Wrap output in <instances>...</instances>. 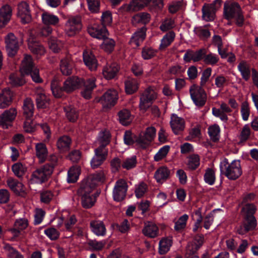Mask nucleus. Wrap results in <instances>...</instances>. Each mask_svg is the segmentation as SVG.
I'll use <instances>...</instances> for the list:
<instances>
[{"label": "nucleus", "mask_w": 258, "mask_h": 258, "mask_svg": "<svg viewBox=\"0 0 258 258\" xmlns=\"http://www.w3.org/2000/svg\"><path fill=\"white\" fill-rule=\"evenodd\" d=\"M103 41L101 44V47L103 49L107 52H111L114 49L115 42L112 38H109L107 36L102 39Z\"/></svg>", "instance_id": "obj_54"}, {"label": "nucleus", "mask_w": 258, "mask_h": 258, "mask_svg": "<svg viewBox=\"0 0 258 258\" xmlns=\"http://www.w3.org/2000/svg\"><path fill=\"white\" fill-rule=\"evenodd\" d=\"M88 32L92 37L101 39L108 36V32L105 27L97 24L90 25L88 27Z\"/></svg>", "instance_id": "obj_17"}, {"label": "nucleus", "mask_w": 258, "mask_h": 258, "mask_svg": "<svg viewBox=\"0 0 258 258\" xmlns=\"http://www.w3.org/2000/svg\"><path fill=\"white\" fill-rule=\"evenodd\" d=\"M220 127L217 124L212 125L208 128L209 135L213 141L216 142L219 140L220 137Z\"/></svg>", "instance_id": "obj_56"}, {"label": "nucleus", "mask_w": 258, "mask_h": 258, "mask_svg": "<svg viewBox=\"0 0 258 258\" xmlns=\"http://www.w3.org/2000/svg\"><path fill=\"white\" fill-rule=\"evenodd\" d=\"M157 97V94L153 89L149 87L145 90L140 97V109L146 111L150 107L152 101Z\"/></svg>", "instance_id": "obj_13"}, {"label": "nucleus", "mask_w": 258, "mask_h": 258, "mask_svg": "<svg viewBox=\"0 0 258 258\" xmlns=\"http://www.w3.org/2000/svg\"><path fill=\"white\" fill-rule=\"evenodd\" d=\"M20 71L23 75H30L33 81L36 83H40L42 80L39 76L38 69L33 65L30 55H25L22 62Z\"/></svg>", "instance_id": "obj_3"}, {"label": "nucleus", "mask_w": 258, "mask_h": 258, "mask_svg": "<svg viewBox=\"0 0 258 258\" xmlns=\"http://www.w3.org/2000/svg\"><path fill=\"white\" fill-rule=\"evenodd\" d=\"M151 19L150 15L147 13H140L134 17L132 19V22L133 25H137L138 24H146L149 23Z\"/></svg>", "instance_id": "obj_37"}, {"label": "nucleus", "mask_w": 258, "mask_h": 258, "mask_svg": "<svg viewBox=\"0 0 258 258\" xmlns=\"http://www.w3.org/2000/svg\"><path fill=\"white\" fill-rule=\"evenodd\" d=\"M242 78L247 81L250 78V69L249 64L245 61H241L237 66Z\"/></svg>", "instance_id": "obj_43"}, {"label": "nucleus", "mask_w": 258, "mask_h": 258, "mask_svg": "<svg viewBox=\"0 0 258 258\" xmlns=\"http://www.w3.org/2000/svg\"><path fill=\"white\" fill-rule=\"evenodd\" d=\"M170 124L173 132L175 135H178L183 131L185 126L184 119L176 114H171Z\"/></svg>", "instance_id": "obj_18"}, {"label": "nucleus", "mask_w": 258, "mask_h": 258, "mask_svg": "<svg viewBox=\"0 0 258 258\" xmlns=\"http://www.w3.org/2000/svg\"><path fill=\"white\" fill-rule=\"evenodd\" d=\"M205 53V49H200L194 51L191 49L186 50L183 59L186 62H189L191 60L194 62H198L201 60Z\"/></svg>", "instance_id": "obj_23"}, {"label": "nucleus", "mask_w": 258, "mask_h": 258, "mask_svg": "<svg viewBox=\"0 0 258 258\" xmlns=\"http://www.w3.org/2000/svg\"><path fill=\"white\" fill-rule=\"evenodd\" d=\"M158 10H161L164 7L163 0H133L128 5H124L121 8L126 12L139 11L147 6L150 2Z\"/></svg>", "instance_id": "obj_4"}, {"label": "nucleus", "mask_w": 258, "mask_h": 258, "mask_svg": "<svg viewBox=\"0 0 258 258\" xmlns=\"http://www.w3.org/2000/svg\"><path fill=\"white\" fill-rule=\"evenodd\" d=\"M110 134L108 131L100 132L99 134L97 141L95 142L96 146L98 148H106V146L110 142Z\"/></svg>", "instance_id": "obj_33"}, {"label": "nucleus", "mask_w": 258, "mask_h": 258, "mask_svg": "<svg viewBox=\"0 0 258 258\" xmlns=\"http://www.w3.org/2000/svg\"><path fill=\"white\" fill-rule=\"evenodd\" d=\"M35 95L38 108H46L49 105L50 99L42 88L37 87L35 89Z\"/></svg>", "instance_id": "obj_22"}, {"label": "nucleus", "mask_w": 258, "mask_h": 258, "mask_svg": "<svg viewBox=\"0 0 258 258\" xmlns=\"http://www.w3.org/2000/svg\"><path fill=\"white\" fill-rule=\"evenodd\" d=\"M118 114L119 121L122 125H127L131 122L132 116L129 110L123 109L120 111Z\"/></svg>", "instance_id": "obj_47"}, {"label": "nucleus", "mask_w": 258, "mask_h": 258, "mask_svg": "<svg viewBox=\"0 0 258 258\" xmlns=\"http://www.w3.org/2000/svg\"><path fill=\"white\" fill-rule=\"evenodd\" d=\"M175 27L174 21L171 18H167L162 22L160 29L162 31L165 32Z\"/></svg>", "instance_id": "obj_62"}, {"label": "nucleus", "mask_w": 258, "mask_h": 258, "mask_svg": "<svg viewBox=\"0 0 258 258\" xmlns=\"http://www.w3.org/2000/svg\"><path fill=\"white\" fill-rule=\"evenodd\" d=\"M204 241L203 235H196L192 242L191 250L192 252L197 251L203 244Z\"/></svg>", "instance_id": "obj_64"}, {"label": "nucleus", "mask_w": 258, "mask_h": 258, "mask_svg": "<svg viewBox=\"0 0 258 258\" xmlns=\"http://www.w3.org/2000/svg\"><path fill=\"white\" fill-rule=\"evenodd\" d=\"M73 63L71 56L67 55L60 60V69L62 74L66 76L70 75L72 73Z\"/></svg>", "instance_id": "obj_30"}, {"label": "nucleus", "mask_w": 258, "mask_h": 258, "mask_svg": "<svg viewBox=\"0 0 258 258\" xmlns=\"http://www.w3.org/2000/svg\"><path fill=\"white\" fill-rule=\"evenodd\" d=\"M256 225V221L254 216L245 217L243 224L238 229V232L240 234H244L254 229Z\"/></svg>", "instance_id": "obj_28"}, {"label": "nucleus", "mask_w": 258, "mask_h": 258, "mask_svg": "<svg viewBox=\"0 0 258 258\" xmlns=\"http://www.w3.org/2000/svg\"><path fill=\"white\" fill-rule=\"evenodd\" d=\"M36 156L39 159V162H43L48 154L47 149L46 145L43 143H37L35 145Z\"/></svg>", "instance_id": "obj_40"}, {"label": "nucleus", "mask_w": 258, "mask_h": 258, "mask_svg": "<svg viewBox=\"0 0 258 258\" xmlns=\"http://www.w3.org/2000/svg\"><path fill=\"white\" fill-rule=\"evenodd\" d=\"M188 219V216L186 214L180 216L175 222V230L176 231H180L185 228Z\"/></svg>", "instance_id": "obj_55"}, {"label": "nucleus", "mask_w": 258, "mask_h": 258, "mask_svg": "<svg viewBox=\"0 0 258 258\" xmlns=\"http://www.w3.org/2000/svg\"><path fill=\"white\" fill-rule=\"evenodd\" d=\"M170 170L165 166L159 167L155 172L154 178L158 183H163L169 176Z\"/></svg>", "instance_id": "obj_36"}, {"label": "nucleus", "mask_w": 258, "mask_h": 258, "mask_svg": "<svg viewBox=\"0 0 258 258\" xmlns=\"http://www.w3.org/2000/svg\"><path fill=\"white\" fill-rule=\"evenodd\" d=\"M82 29L81 20L79 16H71L67 19L64 32L69 36H73Z\"/></svg>", "instance_id": "obj_10"}, {"label": "nucleus", "mask_w": 258, "mask_h": 258, "mask_svg": "<svg viewBox=\"0 0 258 258\" xmlns=\"http://www.w3.org/2000/svg\"><path fill=\"white\" fill-rule=\"evenodd\" d=\"M51 89L53 95L56 98L61 97L63 92H64L63 89V87H60L59 81L56 79H54L51 81Z\"/></svg>", "instance_id": "obj_49"}, {"label": "nucleus", "mask_w": 258, "mask_h": 258, "mask_svg": "<svg viewBox=\"0 0 258 258\" xmlns=\"http://www.w3.org/2000/svg\"><path fill=\"white\" fill-rule=\"evenodd\" d=\"M95 154L91 161V166L93 169L99 167L103 162L106 160L108 150L107 148H96L94 150Z\"/></svg>", "instance_id": "obj_15"}, {"label": "nucleus", "mask_w": 258, "mask_h": 258, "mask_svg": "<svg viewBox=\"0 0 258 258\" xmlns=\"http://www.w3.org/2000/svg\"><path fill=\"white\" fill-rule=\"evenodd\" d=\"M119 70L118 65L116 63L107 64L103 70V75L107 79H111L116 75Z\"/></svg>", "instance_id": "obj_34"}, {"label": "nucleus", "mask_w": 258, "mask_h": 258, "mask_svg": "<svg viewBox=\"0 0 258 258\" xmlns=\"http://www.w3.org/2000/svg\"><path fill=\"white\" fill-rule=\"evenodd\" d=\"M138 82L136 79L128 78L125 82V91L127 94H132L138 89Z\"/></svg>", "instance_id": "obj_46"}, {"label": "nucleus", "mask_w": 258, "mask_h": 258, "mask_svg": "<svg viewBox=\"0 0 258 258\" xmlns=\"http://www.w3.org/2000/svg\"><path fill=\"white\" fill-rule=\"evenodd\" d=\"M175 37V34L173 31H169L162 38L160 45V49H164L173 41Z\"/></svg>", "instance_id": "obj_48"}, {"label": "nucleus", "mask_w": 258, "mask_h": 258, "mask_svg": "<svg viewBox=\"0 0 258 258\" xmlns=\"http://www.w3.org/2000/svg\"><path fill=\"white\" fill-rule=\"evenodd\" d=\"M220 169L222 174L230 180H236L242 174V171L239 160H234L229 163L224 158L220 164Z\"/></svg>", "instance_id": "obj_1"}, {"label": "nucleus", "mask_w": 258, "mask_h": 258, "mask_svg": "<svg viewBox=\"0 0 258 258\" xmlns=\"http://www.w3.org/2000/svg\"><path fill=\"white\" fill-rule=\"evenodd\" d=\"M7 182L9 187L15 192L19 193L24 191V185L16 180L9 178Z\"/></svg>", "instance_id": "obj_51"}, {"label": "nucleus", "mask_w": 258, "mask_h": 258, "mask_svg": "<svg viewBox=\"0 0 258 258\" xmlns=\"http://www.w3.org/2000/svg\"><path fill=\"white\" fill-rule=\"evenodd\" d=\"M41 17L43 23L46 25L55 26L59 21L57 16L48 13L42 14Z\"/></svg>", "instance_id": "obj_45"}, {"label": "nucleus", "mask_w": 258, "mask_h": 258, "mask_svg": "<svg viewBox=\"0 0 258 258\" xmlns=\"http://www.w3.org/2000/svg\"><path fill=\"white\" fill-rule=\"evenodd\" d=\"M87 187L81 184L80 188L78 190V194L82 197V205L85 208L88 209L92 207L95 201L96 197L93 195H90L93 189H86Z\"/></svg>", "instance_id": "obj_12"}, {"label": "nucleus", "mask_w": 258, "mask_h": 258, "mask_svg": "<svg viewBox=\"0 0 258 258\" xmlns=\"http://www.w3.org/2000/svg\"><path fill=\"white\" fill-rule=\"evenodd\" d=\"M12 15V9L8 5L0 8V28L4 27L11 20Z\"/></svg>", "instance_id": "obj_25"}, {"label": "nucleus", "mask_w": 258, "mask_h": 258, "mask_svg": "<svg viewBox=\"0 0 258 258\" xmlns=\"http://www.w3.org/2000/svg\"><path fill=\"white\" fill-rule=\"evenodd\" d=\"M146 31V28L143 27L135 32L131 38L130 44L134 47H138L145 38Z\"/></svg>", "instance_id": "obj_29"}, {"label": "nucleus", "mask_w": 258, "mask_h": 258, "mask_svg": "<svg viewBox=\"0 0 258 258\" xmlns=\"http://www.w3.org/2000/svg\"><path fill=\"white\" fill-rule=\"evenodd\" d=\"M156 130L153 126L148 127L145 131L141 132L136 137V145L142 149H145L149 146L156 137Z\"/></svg>", "instance_id": "obj_5"}, {"label": "nucleus", "mask_w": 258, "mask_h": 258, "mask_svg": "<svg viewBox=\"0 0 258 258\" xmlns=\"http://www.w3.org/2000/svg\"><path fill=\"white\" fill-rule=\"evenodd\" d=\"M128 185L126 181L123 179L117 180L115 183L112 191V196L114 201L120 202L124 200L126 195Z\"/></svg>", "instance_id": "obj_11"}, {"label": "nucleus", "mask_w": 258, "mask_h": 258, "mask_svg": "<svg viewBox=\"0 0 258 258\" xmlns=\"http://www.w3.org/2000/svg\"><path fill=\"white\" fill-rule=\"evenodd\" d=\"M172 244L171 237H163L159 243V253L160 254L166 253L169 250Z\"/></svg>", "instance_id": "obj_38"}, {"label": "nucleus", "mask_w": 258, "mask_h": 258, "mask_svg": "<svg viewBox=\"0 0 258 258\" xmlns=\"http://www.w3.org/2000/svg\"><path fill=\"white\" fill-rule=\"evenodd\" d=\"M83 81L78 77L68 78L63 83V89L67 93H70L77 89Z\"/></svg>", "instance_id": "obj_24"}, {"label": "nucleus", "mask_w": 258, "mask_h": 258, "mask_svg": "<svg viewBox=\"0 0 258 258\" xmlns=\"http://www.w3.org/2000/svg\"><path fill=\"white\" fill-rule=\"evenodd\" d=\"M17 112L15 108L7 110L0 116V126L4 128H8L11 122L15 118Z\"/></svg>", "instance_id": "obj_20"}, {"label": "nucleus", "mask_w": 258, "mask_h": 258, "mask_svg": "<svg viewBox=\"0 0 258 258\" xmlns=\"http://www.w3.org/2000/svg\"><path fill=\"white\" fill-rule=\"evenodd\" d=\"M195 34L202 40H207L211 36L210 31L205 27H197L194 30Z\"/></svg>", "instance_id": "obj_52"}, {"label": "nucleus", "mask_w": 258, "mask_h": 258, "mask_svg": "<svg viewBox=\"0 0 258 258\" xmlns=\"http://www.w3.org/2000/svg\"><path fill=\"white\" fill-rule=\"evenodd\" d=\"M6 48L9 56H14L17 52L20 43L13 33L8 34L5 38Z\"/></svg>", "instance_id": "obj_14"}, {"label": "nucleus", "mask_w": 258, "mask_h": 258, "mask_svg": "<svg viewBox=\"0 0 258 258\" xmlns=\"http://www.w3.org/2000/svg\"><path fill=\"white\" fill-rule=\"evenodd\" d=\"M17 15L21 19V22L28 23L31 20V15L29 4L24 1L18 4L17 7Z\"/></svg>", "instance_id": "obj_16"}, {"label": "nucleus", "mask_w": 258, "mask_h": 258, "mask_svg": "<svg viewBox=\"0 0 258 258\" xmlns=\"http://www.w3.org/2000/svg\"><path fill=\"white\" fill-rule=\"evenodd\" d=\"M29 48L33 53L37 55H42L45 52L44 47L38 43H29Z\"/></svg>", "instance_id": "obj_58"}, {"label": "nucleus", "mask_w": 258, "mask_h": 258, "mask_svg": "<svg viewBox=\"0 0 258 258\" xmlns=\"http://www.w3.org/2000/svg\"><path fill=\"white\" fill-rule=\"evenodd\" d=\"M80 173L81 168L79 166H73L71 167L68 172V182L69 183L76 182Z\"/></svg>", "instance_id": "obj_42"}, {"label": "nucleus", "mask_w": 258, "mask_h": 258, "mask_svg": "<svg viewBox=\"0 0 258 258\" xmlns=\"http://www.w3.org/2000/svg\"><path fill=\"white\" fill-rule=\"evenodd\" d=\"M24 115L25 118H31L34 113V104L30 98H27L24 101L23 104Z\"/></svg>", "instance_id": "obj_41"}, {"label": "nucleus", "mask_w": 258, "mask_h": 258, "mask_svg": "<svg viewBox=\"0 0 258 258\" xmlns=\"http://www.w3.org/2000/svg\"><path fill=\"white\" fill-rule=\"evenodd\" d=\"M224 17L228 20L235 19L236 24L241 27L244 22V17L240 5L236 2L225 3L224 5Z\"/></svg>", "instance_id": "obj_2"}, {"label": "nucleus", "mask_w": 258, "mask_h": 258, "mask_svg": "<svg viewBox=\"0 0 258 258\" xmlns=\"http://www.w3.org/2000/svg\"><path fill=\"white\" fill-rule=\"evenodd\" d=\"M118 99L117 92L114 89H110L100 99L104 107H110L113 106Z\"/></svg>", "instance_id": "obj_19"}, {"label": "nucleus", "mask_w": 258, "mask_h": 258, "mask_svg": "<svg viewBox=\"0 0 258 258\" xmlns=\"http://www.w3.org/2000/svg\"><path fill=\"white\" fill-rule=\"evenodd\" d=\"M201 125L197 123L192 125L191 128L189 130L188 135L186 137V141H193L195 139L200 138L201 136Z\"/></svg>", "instance_id": "obj_44"}, {"label": "nucleus", "mask_w": 258, "mask_h": 258, "mask_svg": "<svg viewBox=\"0 0 258 258\" xmlns=\"http://www.w3.org/2000/svg\"><path fill=\"white\" fill-rule=\"evenodd\" d=\"M203 62L207 65L215 66L219 60V58L216 54L210 52L208 54L205 53L202 58Z\"/></svg>", "instance_id": "obj_50"}, {"label": "nucleus", "mask_w": 258, "mask_h": 258, "mask_svg": "<svg viewBox=\"0 0 258 258\" xmlns=\"http://www.w3.org/2000/svg\"><path fill=\"white\" fill-rule=\"evenodd\" d=\"M71 143V138L68 136H63L57 140L56 146L60 152H66L69 150Z\"/></svg>", "instance_id": "obj_39"}, {"label": "nucleus", "mask_w": 258, "mask_h": 258, "mask_svg": "<svg viewBox=\"0 0 258 258\" xmlns=\"http://www.w3.org/2000/svg\"><path fill=\"white\" fill-rule=\"evenodd\" d=\"M221 0H214L211 4H205L202 7V19L206 22H211L216 18V13L221 6Z\"/></svg>", "instance_id": "obj_8"}, {"label": "nucleus", "mask_w": 258, "mask_h": 258, "mask_svg": "<svg viewBox=\"0 0 258 258\" xmlns=\"http://www.w3.org/2000/svg\"><path fill=\"white\" fill-rule=\"evenodd\" d=\"M95 81L96 79L94 77H91L83 82L84 88L81 91V95L86 99L91 98L92 91L96 87Z\"/></svg>", "instance_id": "obj_27"}, {"label": "nucleus", "mask_w": 258, "mask_h": 258, "mask_svg": "<svg viewBox=\"0 0 258 258\" xmlns=\"http://www.w3.org/2000/svg\"><path fill=\"white\" fill-rule=\"evenodd\" d=\"M83 61L85 65L91 70L95 71L98 66L97 60L95 55L90 50H85L83 52Z\"/></svg>", "instance_id": "obj_26"}, {"label": "nucleus", "mask_w": 258, "mask_h": 258, "mask_svg": "<svg viewBox=\"0 0 258 258\" xmlns=\"http://www.w3.org/2000/svg\"><path fill=\"white\" fill-rule=\"evenodd\" d=\"M12 93L9 89H4L0 93V108H4L11 104Z\"/></svg>", "instance_id": "obj_35"}, {"label": "nucleus", "mask_w": 258, "mask_h": 258, "mask_svg": "<svg viewBox=\"0 0 258 258\" xmlns=\"http://www.w3.org/2000/svg\"><path fill=\"white\" fill-rule=\"evenodd\" d=\"M12 169L15 175L18 177L23 176L27 170L26 167L20 162L14 164Z\"/></svg>", "instance_id": "obj_57"}, {"label": "nucleus", "mask_w": 258, "mask_h": 258, "mask_svg": "<svg viewBox=\"0 0 258 258\" xmlns=\"http://www.w3.org/2000/svg\"><path fill=\"white\" fill-rule=\"evenodd\" d=\"M52 172L53 166L46 164L32 173L31 181L32 183H42L48 180Z\"/></svg>", "instance_id": "obj_6"}, {"label": "nucleus", "mask_w": 258, "mask_h": 258, "mask_svg": "<svg viewBox=\"0 0 258 258\" xmlns=\"http://www.w3.org/2000/svg\"><path fill=\"white\" fill-rule=\"evenodd\" d=\"M91 231L98 236L106 235V229L104 223L99 220H94L90 222Z\"/></svg>", "instance_id": "obj_31"}, {"label": "nucleus", "mask_w": 258, "mask_h": 258, "mask_svg": "<svg viewBox=\"0 0 258 258\" xmlns=\"http://www.w3.org/2000/svg\"><path fill=\"white\" fill-rule=\"evenodd\" d=\"M189 91L190 97L196 106L202 107L205 104L207 94L202 87L194 84L190 87Z\"/></svg>", "instance_id": "obj_9"}, {"label": "nucleus", "mask_w": 258, "mask_h": 258, "mask_svg": "<svg viewBox=\"0 0 258 258\" xmlns=\"http://www.w3.org/2000/svg\"><path fill=\"white\" fill-rule=\"evenodd\" d=\"M200 165V157L198 155L194 154L188 157L187 166L192 170L196 169Z\"/></svg>", "instance_id": "obj_61"}, {"label": "nucleus", "mask_w": 258, "mask_h": 258, "mask_svg": "<svg viewBox=\"0 0 258 258\" xmlns=\"http://www.w3.org/2000/svg\"><path fill=\"white\" fill-rule=\"evenodd\" d=\"M215 179L214 171L211 168H208L204 175L205 181L209 185H213L215 183Z\"/></svg>", "instance_id": "obj_59"}, {"label": "nucleus", "mask_w": 258, "mask_h": 258, "mask_svg": "<svg viewBox=\"0 0 258 258\" xmlns=\"http://www.w3.org/2000/svg\"><path fill=\"white\" fill-rule=\"evenodd\" d=\"M28 225V222L27 219L24 218L17 219L14 224L13 227L8 230L13 235L12 239H14L19 236L21 232L25 229Z\"/></svg>", "instance_id": "obj_21"}, {"label": "nucleus", "mask_w": 258, "mask_h": 258, "mask_svg": "<svg viewBox=\"0 0 258 258\" xmlns=\"http://www.w3.org/2000/svg\"><path fill=\"white\" fill-rule=\"evenodd\" d=\"M147 185L145 183L142 182L139 183L136 186L135 191L136 197L138 199L143 197L147 191Z\"/></svg>", "instance_id": "obj_60"}, {"label": "nucleus", "mask_w": 258, "mask_h": 258, "mask_svg": "<svg viewBox=\"0 0 258 258\" xmlns=\"http://www.w3.org/2000/svg\"><path fill=\"white\" fill-rule=\"evenodd\" d=\"M159 229L156 224L152 222H147L145 223L144 227L142 229L143 234L150 238H155L158 235Z\"/></svg>", "instance_id": "obj_32"}, {"label": "nucleus", "mask_w": 258, "mask_h": 258, "mask_svg": "<svg viewBox=\"0 0 258 258\" xmlns=\"http://www.w3.org/2000/svg\"><path fill=\"white\" fill-rule=\"evenodd\" d=\"M137 164V158L136 156H133L124 160L122 163V167L127 170L134 168Z\"/></svg>", "instance_id": "obj_63"}, {"label": "nucleus", "mask_w": 258, "mask_h": 258, "mask_svg": "<svg viewBox=\"0 0 258 258\" xmlns=\"http://www.w3.org/2000/svg\"><path fill=\"white\" fill-rule=\"evenodd\" d=\"M106 172L104 170H100L90 175L82 182V185L87 186L86 189H94L99 184L104 183L106 179Z\"/></svg>", "instance_id": "obj_7"}, {"label": "nucleus", "mask_w": 258, "mask_h": 258, "mask_svg": "<svg viewBox=\"0 0 258 258\" xmlns=\"http://www.w3.org/2000/svg\"><path fill=\"white\" fill-rule=\"evenodd\" d=\"M4 249L7 252L8 258H24V256L18 250L9 244H6Z\"/></svg>", "instance_id": "obj_53"}]
</instances>
